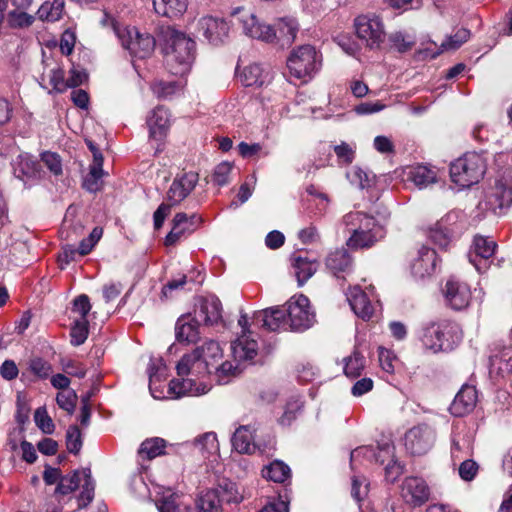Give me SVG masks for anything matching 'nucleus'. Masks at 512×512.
<instances>
[{
    "mask_svg": "<svg viewBox=\"0 0 512 512\" xmlns=\"http://www.w3.org/2000/svg\"><path fill=\"white\" fill-rule=\"evenodd\" d=\"M222 358V349L218 342L210 340L192 353L185 354L178 362L176 369L178 379L169 384V392L176 398L184 395L205 394L209 388L202 382L198 383L201 375L209 373V366Z\"/></svg>",
    "mask_w": 512,
    "mask_h": 512,
    "instance_id": "obj_1",
    "label": "nucleus"
},
{
    "mask_svg": "<svg viewBox=\"0 0 512 512\" xmlns=\"http://www.w3.org/2000/svg\"><path fill=\"white\" fill-rule=\"evenodd\" d=\"M160 42L170 72L181 76L186 74L195 59V41L185 33L167 26L160 30Z\"/></svg>",
    "mask_w": 512,
    "mask_h": 512,
    "instance_id": "obj_2",
    "label": "nucleus"
},
{
    "mask_svg": "<svg viewBox=\"0 0 512 512\" xmlns=\"http://www.w3.org/2000/svg\"><path fill=\"white\" fill-rule=\"evenodd\" d=\"M461 339L462 333L458 325L449 320L431 322L423 328L422 342L434 353L453 350Z\"/></svg>",
    "mask_w": 512,
    "mask_h": 512,
    "instance_id": "obj_3",
    "label": "nucleus"
},
{
    "mask_svg": "<svg viewBox=\"0 0 512 512\" xmlns=\"http://www.w3.org/2000/svg\"><path fill=\"white\" fill-rule=\"evenodd\" d=\"M486 164L477 153H467L450 165V177L460 188L477 184L484 176Z\"/></svg>",
    "mask_w": 512,
    "mask_h": 512,
    "instance_id": "obj_4",
    "label": "nucleus"
},
{
    "mask_svg": "<svg viewBox=\"0 0 512 512\" xmlns=\"http://www.w3.org/2000/svg\"><path fill=\"white\" fill-rule=\"evenodd\" d=\"M112 27L122 46L127 49L133 57L146 59L150 57L154 50L156 41L154 37L148 33H140L134 27H122L113 19Z\"/></svg>",
    "mask_w": 512,
    "mask_h": 512,
    "instance_id": "obj_5",
    "label": "nucleus"
},
{
    "mask_svg": "<svg viewBox=\"0 0 512 512\" xmlns=\"http://www.w3.org/2000/svg\"><path fill=\"white\" fill-rule=\"evenodd\" d=\"M321 65L320 57L311 45H302L293 50L287 59V67L295 78L311 77Z\"/></svg>",
    "mask_w": 512,
    "mask_h": 512,
    "instance_id": "obj_6",
    "label": "nucleus"
},
{
    "mask_svg": "<svg viewBox=\"0 0 512 512\" xmlns=\"http://www.w3.org/2000/svg\"><path fill=\"white\" fill-rule=\"evenodd\" d=\"M390 219V212L385 207H378L370 213L361 211H351L342 218V224L347 231H365L372 230L380 224L381 228L386 229Z\"/></svg>",
    "mask_w": 512,
    "mask_h": 512,
    "instance_id": "obj_7",
    "label": "nucleus"
},
{
    "mask_svg": "<svg viewBox=\"0 0 512 512\" xmlns=\"http://www.w3.org/2000/svg\"><path fill=\"white\" fill-rule=\"evenodd\" d=\"M285 306L290 330L304 331L315 323V313L312 311L310 301L305 295L291 297Z\"/></svg>",
    "mask_w": 512,
    "mask_h": 512,
    "instance_id": "obj_8",
    "label": "nucleus"
},
{
    "mask_svg": "<svg viewBox=\"0 0 512 512\" xmlns=\"http://www.w3.org/2000/svg\"><path fill=\"white\" fill-rule=\"evenodd\" d=\"M436 431L425 423L418 424L405 433L404 444L412 455H424L435 444Z\"/></svg>",
    "mask_w": 512,
    "mask_h": 512,
    "instance_id": "obj_9",
    "label": "nucleus"
},
{
    "mask_svg": "<svg viewBox=\"0 0 512 512\" xmlns=\"http://www.w3.org/2000/svg\"><path fill=\"white\" fill-rule=\"evenodd\" d=\"M354 26L358 38L364 41L367 47L374 49L383 43L385 32L379 17L360 15L355 19Z\"/></svg>",
    "mask_w": 512,
    "mask_h": 512,
    "instance_id": "obj_10",
    "label": "nucleus"
},
{
    "mask_svg": "<svg viewBox=\"0 0 512 512\" xmlns=\"http://www.w3.org/2000/svg\"><path fill=\"white\" fill-rule=\"evenodd\" d=\"M245 35L265 42H273L276 32L270 25L261 23L254 14L243 8H237L233 12Z\"/></svg>",
    "mask_w": 512,
    "mask_h": 512,
    "instance_id": "obj_11",
    "label": "nucleus"
},
{
    "mask_svg": "<svg viewBox=\"0 0 512 512\" xmlns=\"http://www.w3.org/2000/svg\"><path fill=\"white\" fill-rule=\"evenodd\" d=\"M197 30L210 44L217 46L228 37L230 25L224 18L206 15L198 20Z\"/></svg>",
    "mask_w": 512,
    "mask_h": 512,
    "instance_id": "obj_12",
    "label": "nucleus"
},
{
    "mask_svg": "<svg viewBox=\"0 0 512 512\" xmlns=\"http://www.w3.org/2000/svg\"><path fill=\"white\" fill-rule=\"evenodd\" d=\"M198 181L199 175L196 172L177 174L167 191V201L172 205L180 204L195 189Z\"/></svg>",
    "mask_w": 512,
    "mask_h": 512,
    "instance_id": "obj_13",
    "label": "nucleus"
},
{
    "mask_svg": "<svg viewBox=\"0 0 512 512\" xmlns=\"http://www.w3.org/2000/svg\"><path fill=\"white\" fill-rule=\"evenodd\" d=\"M430 489L425 480L419 477H407L401 485V497L408 505L419 507L426 503Z\"/></svg>",
    "mask_w": 512,
    "mask_h": 512,
    "instance_id": "obj_14",
    "label": "nucleus"
},
{
    "mask_svg": "<svg viewBox=\"0 0 512 512\" xmlns=\"http://www.w3.org/2000/svg\"><path fill=\"white\" fill-rule=\"evenodd\" d=\"M444 296L452 309L463 310L470 304L471 290L466 283L449 279L445 285Z\"/></svg>",
    "mask_w": 512,
    "mask_h": 512,
    "instance_id": "obj_15",
    "label": "nucleus"
},
{
    "mask_svg": "<svg viewBox=\"0 0 512 512\" xmlns=\"http://www.w3.org/2000/svg\"><path fill=\"white\" fill-rule=\"evenodd\" d=\"M254 321L260 323L262 328L268 331L287 330L289 322L286 308L280 306L269 307L254 314Z\"/></svg>",
    "mask_w": 512,
    "mask_h": 512,
    "instance_id": "obj_16",
    "label": "nucleus"
},
{
    "mask_svg": "<svg viewBox=\"0 0 512 512\" xmlns=\"http://www.w3.org/2000/svg\"><path fill=\"white\" fill-rule=\"evenodd\" d=\"M149 128V138L155 141H162L170 126V114L164 106L155 107L146 120Z\"/></svg>",
    "mask_w": 512,
    "mask_h": 512,
    "instance_id": "obj_17",
    "label": "nucleus"
},
{
    "mask_svg": "<svg viewBox=\"0 0 512 512\" xmlns=\"http://www.w3.org/2000/svg\"><path fill=\"white\" fill-rule=\"evenodd\" d=\"M222 305L215 296L201 298L194 311V317L206 325L217 324L222 318Z\"/></svg>",
    "mask_w": 512,
    "mask_h": 512,
    "instance_id": "obj_18",
    "label": "nucleus"
},
{
    "mask_svg": "<svg viewBox=\"0 0 512 512\" xmlns=\"http://www.w3.org/2000/svg\"><path fill=\"white\" fill-rule=\"evenodd\" d=\"M351 235L347 239V246L352 249H364L374 246L378 241L382 240L386 235V229L381 225H376L372 230L365 231H348Z\"/></svg>",
    "mask_w": 512,
    "mask_h": 512,
    "instance_id": "obj_19",
    "label": "nucleus"
},
{
    "mask_svg": "<svg viewBox=\"0 0 512 512\" xmlns=\"http://www.w3.org/2000/svg\"><path fill=\"white\" fill-rule=\"evenodd\" d=\"M477 403V390L474 386L464 385L456 394L450 412L456 417H462L475 408Z\"/></svg>",
    "mask_w": 512,
    "mask_h": 512,
    "instance_id": "obj_20",
    "label": "nucleus"
},
{
    "mask_svg": "<svg viewBox=\"0 0 512 512\" xmlns=\"http://www.w3.org/2000/svg\"><path fill=\"white\" fill-rule=\"evenodd\" d=\"M199 321L195 317L183 315L178 318L175 325V336L179 343L191 344L199 340Z\"/></svg>",
    "mask_w": 512,
    "mask_h": 512,
    "instance_id": "obj_21",
    "label": "nucleus"
},
{
    "mask_svg": "<svg viewBox=\"0 0 512 512\" xmlns=\"http://www.w3.org/2000/svg\"><path fill=\"white\" fill-rule=\"evenodd\" d=\"M232 356L240 364L254 359L258 351V343L249 335L241 334L231 343Z\"/></svg>",
    "mask_w": 512,
    "mask_h": 512,
    "instance_id": "obj_22",
    "label": "nucleus"
},
{
    "mask_svg": "<svg viewBox=\"0 0 512 512\" xmlns=\"http://www.w3.org/2000/svg\"><path fill=\"white\" fill-rule=\"evenodd\" d=\"M347 299L352 310L358 317L362 318L363 320H368L371 318L374 312V308L366 292H364L361 288H351L347 294Z\"/></svg>",
    "mask_w": 512,
    "mask_h": 512,
    "instance_id": "obj_23",
    "label": "nucleus"
},
{
    "mask_svg": "<svg viewBox=\"0 0 512 512\" xmlns=\"http://www.w3.org/2000/svg\"><path fill=\"white\" fill-rule=\"evenodd\" d=\"M436 268V252L433 249L423 246L418 257L412 263V273L417 278H424L431 275Z\"/></svg>",
    "mask_w": 512,
    "mask_h": 512,
    "instance_id": "obj_24",
    "label": "nucleus"
},
{
    "mask_svg": "<svg viewBox=\"0 0 512 512\" xmlns=\"http://www.w3.org/2000/svg\"><path fill=\"white\" fill-rule=\"evenodd\" d=\"M16 178L26 183L40 175L39 163L29 154L19 155L13 163Z\"/></svg>",
    "mask_w": 512,
    "mask_h": 512,
    "instance_id": "obj_25",
    "label": "nucleus"
},
{
    "mask_svg": "<svg viewBox=\"0 0 512 512\" xmlns=\"http://www.w3.org/2000/svg\"><path fill=\"white\" fill-rule=\"evenodd\" d=\"M497 244L489 237L476 236L473 241V250L475 256L470 255V262L476 267L478 271L482 270L481 261H487L494 253Z\"/></svg>",
    "mask_w": 512,
    "mask_h": 512,
    "instance_id": "obj_26",
    "label": "nucleus"
},
{
    "mask_svg": "<svg viewBox=\"0 0 512 512\" xmlns=\"http://www.w3.org/2000/svg\"><path fill=\"white\" fill-rule=\"evenodd\" d=\"M188 221H191V226H194L196 223L200 222V217H198L196 214H192L191 216H188L186 213L180 212L177 213L173 218V226L169 234L165 238V244L167 246L174 245L177 241L180 240V238L185 233H191L192 228L191 227H182L183 224H187Z\"/></svg>",
    "mask_w": 512,
    "mask_h": 512,
    "instance_id": "obj_27",
    "label": "nucleus"
},
{
    "mask_svg": "<svg viewBox=\"0 0 512 512\" xmlns=\"http://www.w3.org/2000/svg\"><path fill=\"white\" fill-rule=\"evenodd\" d=\"M185 85L186 81L183 78L169 81L156 80L152 83L151 89L157 98L167 100L180 95Z\"/></svg>",
    "mask_w": 512,
    "mask_h": 512,
    "instance_id": "obj_28",
    "label": "nucleus"
},
{
    "mask_svg": "<svg viewBox=\"0 0 512 512\" xmlns=\"http://www.w3.org/2000/svg\"><path fill=\"white\" fill-rule=\"evenodd\" d=\"M276 32V40L281 46L291 45L298 31V23L294 18L284 17L277 21L275 27H272Z\"/></svg>",
    "mask_w": 512,
    "mask_h": 512,
    "instance_id": "obj_29",
    "label": "nucleus"
},
{
    "mask_svg": "<svg viewBox=\"0 0 512 512\" xmlns=\"http://www.w3.org/2000/svg\"><path fill=\"white\" fill-rule=\"evenodd\" d=\"M488 203L492 209L508 207L512 204V184L502 180L495 183L493 192L488 196Z\"/></svg>",
    "mask_w": 512,
    "mask_h": 512,
    "instance_id": "obj_30",
    "label": "nucleus"
},
{
    "mask_svg": "<svg viewBox=\"0 0 512 512\" xmlns=\"http://www.w3.org/2000/svg\"><path fill=\"white\" fill-rule=\"evenodd\" d=\"M156 507L159 512H190L184 497L177 493H164L156 500Z\"/></svg>",
    "mask_w": 512,
    "mask_h": 512,
    "instance_id": "obj_31",
    "label": "nucleus"
},
{
    "mask_svg": "<svg viewBox=\"0 0 512 512\" xmlns=\"http://www.w3.org/2000/svg\"><path fill=\"white\" fill-rule=\"evenodd\" d=\"M241 83L246 86L261 87L269 81V73L266 72L259 64H250L244 68L239 75Z\"/></svg>",
    "mask_w": 512,
    "mask_h": 512,
    "instance_id": "obj_32",
    "label": "nucleus"
},
{
    "mask_svg": "<svg viewBox=\"0 0 512 512\" xmlns=\"http://www.w3.org/2000/svg\"><path fill=\"white\" fill-rule=\"evenodd\" d=\"M352 265V259L345 249L331 252L326 258V267L335 276L340 272H348Z\"/></svg>",
    "mask_w": 512,
    "mask_h": 512,
    "instance_id": "obj_33",
    "label": "nucleus"
},
{
    "mask_svg": "<svg viewBox=\"0 0 512 512\" xmlns=\"http://www.w3.org/2000/svg\"><path fill=\"white\" fill-rule=\"evenodd\" d=\"M155 12L161 16L174 18L187 9V0H153Z\"/></svg>",
    "mask_w": 512,
    "mask_h": 512,
    "instance_id": "obj_34",
    "label": "nucleus"
},
{
    "mask_svg": "<svg viewBox=\"0 0 512 512\" xmlns=\"http://www.w3.org/2000/svg\"><path fill=\"white\" fill-rule=\"evenodd\" d=\"M232 445L239 453L252 454L256 451L252 432L248 426H241L235 431L232 437Z\"/></svg>",
    "mask_w": 512,
    "mask_h": 512,
    "instance_id": "obj_35",
    "label": "nucleus"
},
{
    "mask_svg": "<svg viewBox=\"0 0 512 512\" xmlns=\"http://www.w3.org/2000/svg\"><path fill=\"white\" fill-rule=\"evenodd\" d=\"M293 267L295 269L298 285L302 286L315 274L318 264L316 261H311L306 257L296 256L293 258Z\"/></svg>",
    "mask_w": 512,
    "mask_h": 512,
    "instance_id": "obj_36",
    "label": "nucleus"
},
{
    "mask_svg": "<svg viewBox=\"0 0 512 512\" xmlns=\"http://www.w3.org/2000/svg\"><path fill=\"white\" fill-rule=\"evenodd\" d=\"M490 367L501 375L512 371V347H504L499 353L490 356Z\"/></svg>",
    "mask_w": 512,
    "mask_h": 512,
    "instance_id": "obj_37",
    "label": "nucleus"
},
{
    "mask_svg": "<svg viewBox=\"0 0 512 512\" xmlns=\"http://www.w3.org/2000/svg\"><path fill=\"white\" fill-rule=\"evenodd\" d=\"M408 179L423 189L436 181V172L426 166L418 165L408 172Z\"/></svg>",
    "mask_w": 512,
    "mask_h": 512,
    "instance_id": "obj_38",
    "label": "nucleus"
},
{
    "mask_svg": "<svg viewBox=\"0 0 512 512\" xmlns=\"http://www.w3.org/2000/svg\"><path fill=\"white\" fill-rule=\"evenodd\" d=\"M65 6L64 0H53L43 3L37 11L38 18L43 21H58L63 14Z\"/></svg>",
    "mask_w": 512,
    "mask_h": 512,
    "instance_id": "obj_39",
    "label": "nucleus"
},
{
    "mask_svg": "<svg viewBox=\"0 0 512 512\" xmlns=\"http://www.w3.org/2000/svg\"><path fill=\"white\" fill-rule=\"evenodd\" d=\"M198 512H221L222 506L218 491L207 490L200 495L196 502Z\"/></svg>",
    "mask_w": 512,
    "mask_h": 512,
    "instance_id": "obj_40",
    "label": "nucleus"
},
{
    "mask_svg": "<svg viewBox=\"0 0 512 512\" xmlns=\"http://www.w3.org/2000/svg\"><path fill=\"white\" fill-rule=\"evenodd\" d=\"M262 475L274 482L283 483L290 478L291 470L284 462L276 460L262 470Z\"/></svg>",
    "mask_w": 512,
    "mask_h": 512,
    "instance_id": "obj_41",
    "label": "nucleus"
},
{
    "mask_svg": "<svg viewBox=\"0 0 512 512\" xmlns=\"http://www.w3.org/2000/svg\"><path fill=\"white\" fill-rule=\"evenodd\" d=\"M165 447L166 441L162 438L155 437L146 439L144 442H142L138 450V454L144 459L151 460L164 454Z\"/></svg>",
    "mask_w": 512,
    "mask_h": 512,
    "instance_id": "obj_42",
    "label": "nucleus"
},
{
    "mask_svg": "<svg viewBox=\"0 0 512 512\" xmlns=\"http://www.w3.org/2000/svg\"><path fill=\"white\" fill-rule=\"evenodd\" d=\"M365 367V357L357 350L345 358L344 373L346 376L356 378L361 375Z\"/></svg>",
    "mask_w": 512,
    "mask_h": 512,
    "instance_id": "obj_43",
    "label": "nucleus"
},
{
    "mask_svg": "<svg viewBox=\"0 0 512 512\" xmlns=\"http://www.w3.org/2000/svg\"><path fill=\"white\" fill-rule=\"evenodd\" d=\"M84 483L82 484V491L78 498V508L86 507L94 498V482L91 477L89 469L82 470Z\"/></svg>",
    "mask_w": 512,
    "mask_h": 512,
    "instance_id": "obj_44",
    "label": "nucleus"
},
{
    "mask_svg": "<svg viewBox=\"0 0 512 512\" xmlns=\"http://www.w3.org/2000/svg\"><path fill=\"white\" fill-rule=\"evenodd\" d=\"M82 471L75 470L72 474L61 477L57 484L55 493L67 495L74 492L80 485Z\"/></svg>",
    "mask_w": 512,
    "mask_h": 512,
    "instance_id": "obj_45",
    "label": "nucleus"
},
{
    "mask_svg": "<svg viewBox=\"0 0 512 512\" xmlns=\"http://www.w3.org/2000/svg\"><path fill=\"white\" fill-rule=\"evenodd\" d=\"M88 334V320L84 318L76 319L70 331L71 344L73 346L82 345L86 341Z\"/></svg>",
    "mask_w": 512,
    "mask_h": 512,
    "instance_id": "obj_46",
    "label": "nucleus"
},
{
    "mask_svg": "<svg viewBox=\"0 0 512 512\" xmlns=\"http://www.w3.org/2000/svg\"><path fill=\"white\" fill-rule=\"evenodd\" d=\"M7 22L12 28L29 27L34 22V17L26 12V9H18L10 11L7 15Z\"/></svg>",
    "mask_w": 512,
    "mask_h": 512,
    "instance_id": "obj_47",
    "label": "nucleus"
},
{
    "mask_svg": "<svg viewBox=\"0 0 512 512\" xmlns=\"http://www.w3.org/2000/svg\"><path fill=\"white\" fill-rule=\"evenodd\" d=\"M78 396L74 390H65L57 393L56 402L58 406L72 415L75 411Z\"/></svg>",
    "mask_w": 512,
    "mask_h": 512,
    "instance_id": "obj_48",
    "label": "nucleus"
},
{
    "mask_svg": "<svg viewBox=\"0 0 512 512\" xmlns=\"http://www.w3.org/2000/svg\"><path fill=\"white\" fill-rule=\"evenodd\" d=\"M67 450L72 454H78L82 448V434L78 426L71 425L66 432Z\"/></svg>",
    "mask_w": 512,
    "mask_h": 512,
    "instance_id": "obj_49",
    "label": "nucleus"
},
{
    "mask_svg": "<svg viewBox=\"0 0 512 512\" xmlns=\"http://www.w3.org/2000/svg\"><path fill=\"white\" fill-rule=\"evenodd\" d=\"M470 37V31L466 28L458 29L454 35L447 37L441 44L442 50H456Z\"/></svg>",
    "mask_w": 512,
    "mask_h": 512,
    "instance_id": "obj_50",
    "label": "nucleus"
},
{
    "mask_svg": "<svg viewBox=\"0 0 512 512\" xmlns=\"http://www.w3.org/2000/svg\"><path fill=\"white\" fill-rule=\"evenodd\" d=\"M34 420L37 427L45 434H52L55 425L44 407L37 408L34 413Z\"/></svg>",
    "mask_w": 512,
    "mask_h": 512,
    "instance_id": "obj_51",
    "label": "nucleus"
},
{
    "mask_svg": "<svg viewBox=\"0 0 512 512\" xmlns=\"http://www.w3.org/2000/svg\"><path fill=\"white\" fill-rule=\"evenodd\" d=\"M103 230L100 227H95L87 238H84L79 244V255L85 256L89 254L96 243L102 237Z\"/></svg>",
    "mask_w": 512,
    "mask_h": 512,
    "instance_id": "obj_52",
    "label": "nucleus"
},
{
    "mask_svg": "<svg viewBox=\"0 0 512 512\" xmlns=\"http://www.w3.org/2000/svg\"><path fill=\"white\" fill-rule=\"evenodd\" d=\"M196 446L204 452L212 453L218 449L217 436L213 432H208L195 440Z\"/></svg>",
    "mask_w": 512,
    "mask_h": 512,
    "instance_id": "obj_53",
    "label": "nucleus"
},
{
    "mask_svg": "<svg viewBox=\"0 0 512 512\" xmlns=\"http://www.w3.org/2000/svg\"><path fill=\"white\" fill-rule=\"evenodd\" d=\"M232 171V164L222 162L218 164L212 174V181L219 186H224L229 182V175Z\"/></svg>",
    "mask_w": 512,
    "mask_h": 512,
    "instance_id": "obj_54",
    "label": "nucleus"
},
{
    "mask_svg": "<svg viewBox=\"0 0 512 512\" xmlns=\"http://www.w3.org/2000/svg\"><path fill=\"white\" fill-rule=\"evenodd\" d=\"M216 372L218 374L219 380L223 383L228 382L229 376H236L242 372L241 364L236 362V364H232L229 361L223 362L219 367H215Z\"/></svg>",
    "mask_w": 512,
    "mask_h": 512,
    "instance_id": "obj_55",
    "label": "nucleus"
},
{
    "mask_svg": "<svg viewBox=\"0 0 512 512\" xmlns=\"http://www.w3.org/2000/svg\"><path fill=\"white\" fill-rule=\"evenodd\" d=\"M41 160L51 173L56 176L62 174V163L57 153L46 151L41 154Z\"/></svg>",
    "mask_w": 512,
    "mask_h": 512,
    "instance_id": "obj_56",
    "label": "nucleus"
},
{
    "mask_svg": "<svg viewBox=\"0 0 512 512\" xmlns=\"http://www.w3.org/2000/svg\"><path fill=\"white\" fill-rule=\"evenodd\" d=\"M49 82L55 92L63 93L67 90V80H65L64 71L60 67L50 70Z\"/></svg>",
    "mask_w": 512,
    "mask_h": 512,
    "instance_id": "obj_57",
    "label": "nucleus"
},
{
    "mask_svg": "<svg viewBox=\"0 0 512 512\" xmlns=\"http://www.w3.org/2000/svg\"><path fill=\"white\" fill-rule=\"evenodd\" d=\"M389 40L393 48L398 52H406L410 50L414 45V40L410 37L405 36L401 32H396L390 35Z\"/></svg>",
    "mask_w": 512,
    "mask_h": 512,
    "instance_id": "obj_58",
    "label": "nucleus"
},
{
    "mask_svg": "<svg viewBox=\"0 0 512 512\" xmlns=\"http://www.w3.org/2000/svg\"><path fill=\"white\" fill-rule=\"evenodd\" d=\"M103 171L90 169L88 175L83 181V188L91 193H95L101 189V178Z\"/></svg>",
    "mask_w": 512,
    "mask_h": 512,
    "instance_id": "obj_59",
    "label": "nucleus"
},
{
    "mask_svg": "<svg viewBox=\"0 0 512 512\" xmlns=\"http://www.w3.org/2000/svg\"><path fill=\"white\" fill-rule=\"evenodd\" d=\"M29 368L39 378H47L52 373L51 365L42 358H34L29 362Z\"/></svg>",
    "mask_w": 512,
    "mask_h": 512,
    "instance_id": "obj_60",
    "label": "nucleus"
},
{
    "mask_svg": "<svg viewBox=\"0 0 512 512\" xmlns=\"http://www.w3.org/2000/svg\"><path fill=\"white\" fill-rule=\"evenodd\" d=\"M347 177L350 179L352 184L357 185L359 188L364 189L370 186L371 179L369 175L361 168L355 167L348 174Z\"/></svg>",
    "mask_w": 512,
    "mask_h": 512,
    "instance_id": "obj_61",
    "label": "nucleus"
},
{
    "mask_svg": "<svg viewBox=\"0 0 512 512\" xmlns=\"http://www.w3.org/2000/svg\"><path fill=\"white\" fill-rule=\"evenodd\" d=\"M62 368L68 375L77 377V378H84L86 376V368L84 365L78 361L75 360H63L61 362Z\"/></svg>",
    "mask_w": 512,
    "mask_h": 512,
    "instance_id": "obj_62",
    "label": "nucleus"
},
{
    "mask_svg": "<svg viewBox=\"0 0 512 512\" xmlns=\"http://www.w3.org/2000/svg\"><path fill=\"white\" fill-rule=\"evenodd\" d=\"M365 478L353 477L351 495L356 501H361L368 494V484Z\"/></svg>",
    "mask_w": 512,
    "mask_h": 512,
    "instance_id": "obj_63",
    "label": "nucleus"
},
{
    "mask_svg": "<svg viewBox=\"0 0 512 512\" xmlns=\"http://www.w3.org/2000/svg\"><path fill=\"white\" fill-rule=\"evenodd\" d=\"M73 312L78 313L80 318L87 319V315L91 310V304L87 295L82 294L73 301Z\"/></svg>",
    "mask_w": 512,
    "mask_h": 512,
    "instance_id": "obj_64",
    "label": "nucleus"
}]
</instances>
